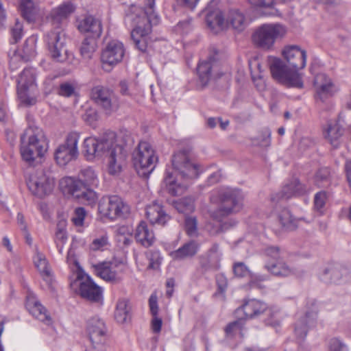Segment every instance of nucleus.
<instances>
[{"mask_svg":"<svg viewBox=\"0 0 351 351\" xmlns=\"http://www.w3.org/2000/svg\"><path fill=\"white\" fill-rule=\"evenodd\" d=\"M282 54L284 60L268 57V65L273 79L287 87L302 88L303 81L298 71L306 65V51L296 45H291L285 47Z\"/></svg>","mask_w":351,"mask_h":351,"instance_id":"f257e3e1","label":"nucleus"},{"mask_svg":"<svg viewBox=\"0 0 351 351\" xmlns=\"http://www.w3.org/2000/svg\"><path fill=\"white\" fill-rule=\"evenodd\" d=\"M125 21L133 27L131 39L135 47L143 53L146 52L152 25L160 22L155 10V0H145L143 8L132 5L126 12Z\"/></svg>","mask_w":351,"mask_h":351,"instance_id":"f03ea898","label":"nucleus"},{"mask_svg":"<svg viewBox=\"0 0 351 351\" xmlns=\"http://www.w3.org/2000/svg\"><path fill=\"white\" fill-rule=\"evenodd\" d=\"M82 152L88 160L108 154V170L111 175L118 174L121 171V163L125 157L123 148L116 144V134L112 131L105 132L98 138H86L82 145Z\"/></svg>","mask_w":351,"mask_h":351,"instance_id":"7ed1b4c3","label":"nucleus"},{"mask_svg":"<svg viewBox=\"0 0 351 351\" xmlns=\"http://www.w3.org/2000/svg\"><path fill=\"white\" fill-rule=\"evenodd\" d=\"M75 10L74 4L66 1L53 8L50 12L49 19L55 26V29L47 34L46 42L49 55L55 62H67L73 58V54L66 48V38L60 29L59 25L74 12Z\"/></svg>","mask_w":351,"mask_h":351,"instance_id":"20e7f679","label":"nucleus"},{"mask_svg":"<svg viewBox=\"0 0 351 351\" xmlns=\"http://www.w3.org/2000/svg\"><path fill=\"white\" fill-rule=\"evenodd\" d=\"M28 124V128L21 136V154L25 161L32 163L45 154L48 149V142L42 129L34 125L29 121Z\"/></svg>","mask_w":351,"mask_h":351,"instance_id":"39448f33","label":"nucleus"},{"mask_svg":"<svg viewBox=\"0 0 351 351\" xmlns=\"http://www.w3.org/2000/svg\"><path fill=\"white\" fill-rule=\"evenodd\" d=\"M132 160L138 176L147 178L155 169L158 156L149 143L141 141L132 154Z\"/></svg>","mask_w":351,"mask_h":351,"instance_id":"423d86ee","label":"nucleus"},{"mask_svg":"<svg viewBox=\"0 0 351 351\" xmlns=\"http://www.w3.org/2000/svg\"><path fill=\"white\" fill-rule=\"evenodd\" d=\"M220 205L212 214L213 217L221 222L222 219L232 213L239 212L243 206L241 191L234 189H222L218 193Z\"/></svg>","mask_w":351,"mask_h":351,"instance_id":"0eeeda50","label":"nucleus"},{"mask_svg":"<svg viewBox=\"0 0 351 351\" xmlns=\"http://www.w3.org/2000/svg\"><path fill=\"white\" fill-rule=\"evenodd\" d=\"M287 33L286 27L280 23L263 24L252 35L254 43L263 49H271L275 42Z\"/></svg>","mask_w":351,"mask_h":351,"instance_id":"6e6552de","label":"nucleus"},{"mask_svg":"<svg viewBox=\"0 0 351 351\" xmlns=\"http://www.w3.org/2000/svg\"><path fill=\"white\" fill-rule=\"evenodd\" d=\"M36 74L34 69L27 68L23 69L17 80L18 96L26 106H34L37 101Z\"/></svg>","mask_w":351,"mask_h":351,"instance_id":"1a4fd4ad","label":"nucleus"},{"mask_svg":"<svg viewBox=\"0 0 351 351\" xmlns=\"http://www.w3.org/2000/svg\"><path fill=\"white\" fill-rule=\"evenodd\" d=\"M98 212L102 217L114 220L126 217L130 213V208L117 195L106 196L99 202Z\"/></svg>","mask_w":351,"mask_h":351,"instance_id":"9d476101","label":"nucleus"},{"mask_svg":"<svg viewBox=\"0 0 351 351\" xmlns=\"http://www.w3.org/2000/svg\"><path fill=\"white\" fill-rule=\"evenodd\" d=\"M26 182L32 193L40 198L50 194L55 184L53 178L43 169H37L31 173Z\"/></svg>","mask_w":351,"mask_h":351,"instance_id":"9b49d317","label":"nucleus"},{"mask_svg":"<svg viewBox=\"0 0 351 351\" xmlns=\"http://www.w3.org/2000/svg\"><path fill=\"white\" fill-rule=\"evenodd\" d=\"M171 163L176 176L181 179L189 180L197 175V167L191 160L188 150L176 152L172 156Z\"/></svg>","mask_w":351,"mask_h":351,"instance_id":"f8f14e48","label":"nucleus"},{"mask_svg":"<svg viewBox=\"0 0 351 351\" xmlns=\"http://www.w3.org/2000/svg\"><path fill=\"white\" fill-rule=\"evenodd\" d=\"M95 272L104 280L112 284L120 283L123 278L126 267L121 261L101 262L94 265Z\"/></svg>","mask_w":351,"mask_h":351,"instance_id":"ddd939ff","label":"nucleus"},{"mask_svg":"<svg viewBox=\"0 0 351 351\" xmlns=\"http://www.w3.org/2000/svg\"><path fill=\"white\" fill-rule=\"evenodd\" d=\"M80 135L77 132L69 133L65 141L55 152V159L60 166H64L78 156L77 143Z\"/></svg>","mask_w":351,"mask_h":351,"instance_id":"4468645a","label":"nucleus"},{"mask_svg":"<svg viewBox=\"0 0 351 351\" xmlns=\"http://www.w3.org/2000/svg\"><path fill=\"white\" fill-rule=\"evenodd\" d=\"M91 98L108 115L118 108V103L114 93L103 86H96L92 88Z\"/></svg>","mask_w":351,"mask_h":351,"instance_id":"2eb2a0df","label":"nucleus"},{"mask_svg":"<svg viewBox=\"0 0 351 351\" xmlns=\"http://www.w3.org/2000/svg\"><path fill=\"white\" fill-rule=\"evenodd\" d=\"M125 53V49L121 42L117 40L110 41L101 51V61L103 67L107 69L106 66L111 68L121 62Z\"/></svg>","mask_w":351,"mask_h":351,"instance_id":"dca6fc26","label":"nucleus"},{"mask_svg":"<svg viewBox=\"0 0 351 351\" xmlns=\"http://www.w3.org/2000/svg\"><path fill=\"white\" fill-rule=\"evenodd\" d=\"M77 279L80 280L79 291L82 298L90 302H101L102 289L86 274H79Z\"/></svg>","mask_w":351,"mask_h":351,"instance_id":"f3484780","label":"nucleus"},{"mask_svg":"<svg viewBox=\"0 0 351 351\" xmlns=\"http://www.w3.org/2000/svg\"><path fill=\"white\" fill-rule=\"evenodd\" d=\"M87 331L93 348L101 349L107 339L104 322L99 318L93 317L88 321Z\"/></svg>","mask_w":351,"mask_h":351,"instance_id":"a211bd4d","label":"nucleus"},{"mask_svg":"<svg viewBox=\"0 0 351 351\" xmlns=\"http://www.w3.org/2000/svg\"><path fill=\"white\" fill-rule=\"evenodd\" d=\"M222 253L220 250L219 244L214 243L204 254L199 256V266L204 271L210 269H218Z\"/></svg>","mask_w":351,"mask_h":351,"instance_id":"6ab92c4d","label":"nucleus"},{"mask_svg":"<svg viewBox=\"0 0 351 351\" xmlns=\"http://www.w3.org/2000/svg\"><path fill=\"white\" fill-rule=\"evenodd\" d=\"M317 97L322 101L332 97L337 91V86L324 73L317 74L314 80Z\"/></svg>","mask_w":351,"mask_h":351,"instance_id":"aec40b11","label":"nucleus"},{"mask_svg":"<svg viewBox=\"0 0 351 351\" xmlns=\"http://www.w3.org/2000/svg\"><path fill=\"white\" fill-rule=\"evenodd\" d=\"M317 312V307L313 306L312 309L307 311L304 316L296 322L294 331L298 339L303 340L306 337L308 330L316 326Z\"/></svg>","mask_w":351,"mask_h":351,"instance_id":"412c9836","label":"nucleus"},{"mask_svg":"<svg viewBox=\"0 0 351 351\" xmlns=\"http://www.w3.org/2000/svg\"><path fill=\"white\" fill-rule=\"evenodd\" d=\"M216 53L210 54L207 60L200 61L197 66V74L203 85L208 83L213 76V72L218 69L219 62Z\"/></svg>","mask_w":351,"mask_h":351,"instance_id":"4be33fe9","label":"nucleus"},{"mask_svg":"<svg viewBox=\"0 0 351 351\" xmlns=\"http://www.w3.org/2000/svg\"><path fill=\"white\" fill-rule=\"evenodd\" d=\"M306 192V187L300 183L298 179L293 178L282 187L281 191L276 194V197H272V200H287L293 196L303 195Z\"/></svg>","mask_w":351,"mask_h":351,"instance_id":"5701e85b","label":"nucleus"},{"mask_svg":"<svg viewBox=\"0 0 351 351\" xmlns=\"http://www.w3.org/2000/svg\"><path fill=\"white\" fill-rule=\"evenodd\" d=\"M78 29L89 34L91 38H99L102 34V23L99 19L88 15L85 16L78 25Z\"/></svg>","mask_w":351,"mask_h":351,"instance_id":"b1692460","label":"nucleus"},{"mask_svg":"<svg viewBox=\"0 0 351 351\" xmlns=\"http://www.w3.org/2000/svg\"><path fill=\"white\" fill-rule=\"evenodd\" d=\"M243 311L246 318H253L265 312L270 313L267 304L256 299L246 300L244 304L237 309V313Z\"/></svg>","mask_w":351,"mask_h":351,"instance_id":"393cba45","label":"nucleus"},{"mask_svg":"<svg viewBox=\"0 0 351 351\" xmlns=\"http://www.w3.org/2000/svg\"><path fill=\"white\" fill-rule=\"evenodd\" d=\"M146 217L152 224L159 226H165L171 219L162 206L157 203H153L146 207Z\"/></svg>","mask_w":351,"mask_h":351,"instance_id":"a878e982","label":"nucleus"},{"mask_svg":"<svg viewBox=\"0 0 351 351\" xmlns=\"http://www.w3.org/2000/svg\"><path fill=\"white\" fill-rule=\"evenodd\" d=\"M199 244L193 240L184 243L178 250L172 251L170 256L175 261H182L195 256L199 250Z\"/></svg>","mask_w":351,"mask_h":351,"instance_id":"bb28decb","label":"nucleus"},{"mask_svg":"<svg viewBox=\"0 0 351 351\" xmlns=\"http://www.w3.org/2000/svg\"><path fill=\"white\" fill-rule=\"evenodd\" d=\"M26 308L38 320L46 322L47 324L51 322V318L47 310L32 293L27 296Z\"/></svg>","mask_w":351,"mask_h":351,"instance_id":"cd10ccee","label":"nucleus"},{"mask_svg":"<svg viewBox=\"0 0 351 351\" xmlns=\"http://www.w3.org/2000/svg\"><path fill=\"white\" fill-rule=\"evenodd\" d=\"M343 128L339 122L334 121L328 123L324 136L334 148H337L343 142Z\"/></svg>","mask_w":351,"mask_h":351,"instance_id":"c85d7f7f","label":"nucleus"},{"mask_svg":"<svg viewBox=\"0 0 351 351\" xmlns=\"http://www.w3.org/2000/svg\"><path fill=\"white\" fill-rule=\"evenodd\" d=\"M226 27L230 25L237 32H242L246 27L247 22L245 15L237 8H231L225 15Z\"/></svg>","mask_w":351,"mask_h":351,"instance_id":"c756f323","label":"nucleus"},{"mask_svg":"<svg viewBox=\"0 0 351 351\" xmlns=\"http://www.w3.org/2000/svg\"><path fill=\"white\" fill-rule=\"evenodd\" d=\"M134 237L136 242L145 247L152 245L155 240L153 230L148 227L147 223L144 221H141L137 226Z\"/></svg>","mask_w":351,"mask_h":351,"instance_id":"7c9ffc66","label":"nucleus"},{"mask_svg":"<svg viewBox=\"0 0 351 351\" xmlns=\"http://www.w3.org/2000/svg\"><path fill=\"white\" fill-rule=\"evenodd\" d=\"M162 184L167 193L172 196L181 195L187 188L186 184L178 183V178H174L173 173L168 169L165 171Z\"/></svg>","mask_w":351,"mask_h":351,"instance_id":"2f4dec72","label":"nucleus"},{"mask_svg":"<svg viewBox=\"0 0 351 351\" xmlns=\"http://www.w3.org/2000/svg\"><path fill=\"white\" fill-rule=\"evenodd\" d=\"M205 20L208 27L213 31L226 27L225 15L218 9L207 11Z\"/></svg>","mask_w":351,"mask_h":351,"instance_id":"473e14b6","label":"nucleus"},{"mask_svg":"<svg viewBox=\"0 0 351 351\" xmlns=\"http://www.w3.org/2000/svg\"><path fill=\"white\" fill-rule=\"evenodd\" d=\"M34 263L43 280L46 281L49 285H51L52 282V276L45 256L39 252H36V255L34 257Z\"/></svg>","mask_w":351,"mask_h":351,"instance_id":"72a5a7b5","label":"nucleus"},{"mask_svg":"<svg viewBox=\"0 0 351 351\" xmlns=\"http://www.w3.org/2000/svg\"><path fill=\"white\" fill-rule=\"evenodd\" d=\"M266 269L274 276H289L294 273L293 269L282 261V259L265 263Z\"/></svg>","mask_w":351,"mask_h":351,"instance_id":"f704fd0d","label":"nucleus"},{"mask_svg":"<svg viewBox=\"0 0 351 351\" xmlns=\"http://www.w3.org/2000/svg\"><path fill=\"white\" fill-rule=\"evenodd\" d=\"M347 271L345 269L332 267L324 270L321 279L326 283L339 284L342 280V276Z\"/></svg>","mask_w":351,"mask_h":351,"instance_id":"c9c22d12","label":"nucleus"},{"mask_svg":"<svg viewBox=\"0 0 351 351\" xmlns=\"http://www.w3.org/2000/svg\"><path fill=\"white\" fill-rule=\"evenodd\" d=\"M245 324V319L243 317L229 323L224 328L226 337L232 339L239 336L241 338H243L244 336Z\"/></svg>","mask_w":351,"mask_h":351,"instance_id":"e433bc0d","label":"nucleus"},{"mask_svg":"<svg viewBox=\"0 0 351 351\" xmlns=\"http://www.w3.org/2000/svg\"><path fill=\"white\" fill-rule=\"evenodd\" d=\"M130 308L129 301L127 299H119L117 303L114 311V318L119 323H125L128 319L130 318Z\"/></svg>","mask_w":351,"mask_h":351,"instance_id":"4c0bfd02","label":"nucleus"},{"mask_svg":"<svg viewBox=\"0 0 351 351\" xmlns=\"http://www.w3.org/2000/svg\"><path fill=\"white\" fill-rule=\"evenodd\" d=\"M278 220L282 228L288 230H295L297 227L298 221L293 217L289 210L282 209L278 215Z\"/></svg>","mask_w":351,"mask_h":351,"instance_id":"58836bf2","label":"nucleus"},{"mask_svg":"<svg viewBox=\"0 0 351 351\" xmlns=\"http://www.w3.org/2000/svg\"><path fill=\"white\" fill-rule=\"evenodd\" d=\"M78 179L87 187L97 186L98 184L97 176L95 171L90 167L82 169L78 174Z\"/></svg>","mask_w":351,"mask_h":351,"instance_id":"ea45409f","label":"nucleus"},{"mask_svg":"<svg viewBox=\"0 0 351 351\" xmlns=\"http://www.w3.org/2000/svg\"><path fill=\"white\" fill-rule=\"evenodd\" d=\"M97 38H86L80 47V54L84 59L89 60L92 58L97 48Z\"/></svg>","mask_w":351,"mask_h":351,"instance_id":"a19ab883","label":"nucleus"},{"mask_svg":"<svg viewBox=\"0 0 351 351\" xmlns=\"http://www.w3.org/2000/svg\"><path fill=\"white\" fill-rule=\"evenodd\" d=\"M175 208L186 217L195 210L194 201L191 197H184L173 202Z\"/></svg>","mask_w":351,"mask_h":351,"instance_id":"79ce46f5","label":"nucleus"},{"mask_svg":"<svg viewBox=\"0 0 351 351\" xmlns=\"http://www.w3.org/2000/svg\"><path fill=\"white\" fill-rule=\"evenodd\" d=\"M65 182L68 186V191L75 198L82 196L83 191L87 188L79 179L74 180L73 178H69L65 180Z\"/></svg>","mask_w":351,"mask_h":351,"instance_id":"37998d69","label":"nucleus"},{"mask_svg":"<svg viewBox=\"0 0 351 351\" xmlns=\"http://www.w3.org/2000/svg\"><path fill=\"white\" fill-rule=\"evenodd\" d=\"M22 58L25 61H29L36 56V40L34 38H27L23 46Z\"/></svg>","mask_w":351,"mask_h":351,"instance_id":"c03bdc74","label":"nucleus"},{"mask_svg":"<svg viewBox=\"0 0 351 351\" xmlns=\"http://www.w3.org/2000/svg\"><path fill=\"white\" fill-rule=\"evenodd\" d=\"M330 171L327 167L319 169L316 173L315 180L319 187H324L330 183Z\"/></svg>","mask_w":351,"mask_h":351,"instance_id":"a18cd8bd","label":"nucleus"},{"mask_svg":"<svg viewBox=\"0 0 351 351\" xmlns=\"http://www.w3.org/2000/svg\"><path fill=\"white\" fill-rule=\"evenodd\" d=\"M328 199V193L324 191L317 193L314 197V208L322 215L325 210V205Z\"/></svg>","mask_w":351,"mask_h":351,"instance_id":"49530a36","label":"nucleus"},{"mask_svg":"<svg viewBox=\"0 0 351 351\" xmlns=\"http://www.w3.org/2000/svg\"><path fill=\"white\" fill-rule=\"evenodd\" d=\"M146 257L149 261L148 269H157L159 268L162 260L159 251L150 250L146 253Z\"/></svg>","mask_w":351,"mask_h":351,"instance_id":"de8ad7c7","label":"nucleus"},{"mask_svg":"<svg viewBox=\"0 0 351 351\" xmlns=\"http://www.w3.org/2000/svg\"><path fill=\"white\" fill-rule=\"evenodd\" d=\"M21 15L28 22L34 20L33 3L31 1H22L20 5Z\"/></svg>","mask_w":351,"mask_h":351,"instance_id":"09e8293b","label":"nucleus"},{"mask_svg":"<svg viewBox=\"0 0 351 351\" xmlns=\"http://www.w3.org/2000/svg\"><path fill=\"white\" fill-rule=\"evenodd\" d=\"M264 256L267 262L278 261L282 258V253L278 247L269 246L264 249L263 251Z\"/></svg>","mask_w":351,"mask_h":351,"instance_id":"8fccbe9b","label":"nucleus"},{"mask_svg":"<svg viewBox=\"0 0 351 351\" xmlns=\"http://www.w3.org/2000/svg\"><path fill=\"white\" fill-rule=\"evenodd\" d=\"M82 202L88 205H93L97 200L96 193L87 187L83 191L82 196L77 197Z\"/></svg>","mask_w":351,"mask_h":351,"instance_id":"3c124183","label":"nucleus"},{"mask_svg":"<svg viewBox=\"0 0 351 351\" xmlns=\"http://www.w3.org/2000/svg\"><path fill=\"white\" fill-rule=\"evenodd\" d=\"M23 26L19 19H16L14 25L11 28L12 43H18L23 37Z\"/></svg>","mask_w":351,"mask_h":351,"instance_id":"603ef678","label":"nucleus"},{"mask_svg":"<svg viewBox=\"0 0 351 351\" xmlns=\"http://www.w3.org/2000/svg\"><path fill=\"white\" fill-rule=\"evenodd\" d=\"M184 227L188 235H195L197 230V221L196 217L192 216H186L184 221Z\"/></svg>","mask_w":351,"mask_h":351,"instance_id":"864d4df0","label":"nucleus"},{"mask_svg":"<svg viewBox=\"0 0 351 351\" xmlns=\"http://www.w3.org/2000/svg\"><path fill=\"white\" fill-rule=\"evenodd\" d=\"M86 215L85 209L82 207H78L75 208L73 216L72 217V221L76 226H82L84 223V218Z\"/></svg>","mask_w":351,"mask_h":351,"instance_id":"5fc2aeb1","label":"nucleus"},{"mask_svg":"<svg viewBox=\"0 0 351 351\" xmlns=\"http://www.w3.org/2000/svg\"><path fill=\"white\" fill-rule=\"evenodd\" d=\"M328 347L330 351H348L346 345L338 338H332Z\"/></svg>","mask_w":351,"mask_h":351,"instance_id":"6e6d98bb","label":"nucleus"},{"mask_svg":"<svg viewBox=\"0 0 351 351\" xmlns=\"http://www.w3.org/2000/svg\"><path fill=\"white\" fill-rule=\"evenodd\" d=\"M233 271L238 277H244L248 275L250 271L247 266L243 263H237L234 265Z\"/></svg>","mask_w":351,"mask_h":351,"instance_id":"4d7b16f0","label":"nucleus"},{"mask_svg":"<svg viewBox=\"0 0 351 351\" xmlns=\"http://www.w3.org/2000/svg\"><path fill=\"white\" fill-rule=\"evenodd\" d=\"M74 90L75 88L71 84L64 82L60 85L58 93L62 96L70 97L73 94Z\"/></svg>","mask_w":351,"mask_h":351,"instance_id":"13d9d810","label":"nucleus"},{"mask_svg":"<svg viewBox=\"0 0 351 351\" xmlns=\"http://www.w3.org/2000/svg\"><path fill=\"white\" fill-rule=\"evenodd\" d=\"M176 5L186 10H193L199 0H174Z\"/></svg>","mask_w":351,"mask_h":351,"instance_id":"bf43d9fd","label":"nucleus"},{"mask_svg":"<svg viewBox=\"0 0 351 351\" xmlns=\"http://www.w3.org/2000/svg\"><path fill=\"white\" fill-rule=\"evenodd\" d=\"M149 306L152 316L158 315V298L156 294H152L149 299Z\"/></svg>","mask_w":351,"mask_h":351,"instance_id":"052dcab7","label":"nucleus"},{"mask_svg":"<svg viewBox=\"0 0 351 351\" xmlns=\"http://www.w3.org/2000/svg\"><path fill=\"white\" fill-rule=\"evenodd\" d=\"M271 132L269 128H264L261 132V141L264 146H269L271 143Z\"/></svg>","mask_w":351,"mask_h":351,"instance_id":"680f3d73","label":"nucleus"},{"mask_svg":"<svg viewBox=\"0 0 351 351\" xmlns=\"http://www.w3.org/2000/svg\"><path fill=\"white\" fill-rule=\"evenodd\" d=\"M250 3L256 7L271 8L274 0H248Z\"/></svg>","mask_w":351,"mask_h":351,"instance_id":"e2e57ef3","label":"nucleus"},{"mask_svg":"<svg viewBox=\"0 0 351 351\" xmlns=\"http://www.w3.org/2000/svg\"><path fill=\"white\" fill-rule=\"evenodd\" d=\"M67 240L66 232L62 229H59L56 232L55 241L56 245L59 247L60 244H64Z\"/></svg>","mask_w":351,"mask_h":351,"instance_id":"0e129e2a","label":"nucleus"},{"mask_svg":"<svg viewBox=\"0 0 351 351\" xmlns=\"http://www.w3.org/2000/svg\"><path fill=\"white\" fill-rule=\"evenodd\" d=\"M162 324V319L159 318L158 315L153 316L152 320V328L155 333H158L161 330Z\"/></svg>","mask_w":351,"mask_h":351,"instance_id":"69168bd1","label":"nucleus"},{"mask_svg":"<svg viewBox=\"0 0 351 351\" xmlns=\"http://www.w3.org/2000/svg\"><path fill=\"white\" fill-rule=\"evenodd\" d=\"M97 119V114L95 112H86L84 114V120L89 124L93 125Z\"/></svg>","mask_w":351,"mask_h":351,"instance_id":"338daca9","label":"nucleus"},{"mask_svg":"<svg viewBox=\"0 0 351 351\" xmlns=\"http://www.w3.org/2000/svg\"><path fill=\"white\" fill-rule=\"evenodd\" d=\"M107 243V239L106 237H101L99 239H96L93 241V250H98L101 247H104Z\"/></svg>","mask_w":351,"mask_h":351,"instance_id":"774afa93","label":"nucleus"}]
</instances>
